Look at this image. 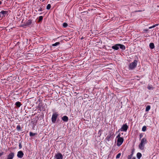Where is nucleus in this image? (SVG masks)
<instances>
[{"label":"nucleus","instance_id":"nucleus-1","mask_svg":"<svg viewBox=\"0 0 159 159\" xmlns=\"http://www.w3.org/2000/svg\"><path fill=\"white\" fill-rule=\"evenodd\" d=\"M147 143V140L145 138H143L141 140V143L139 145V148L141 150L144 149L145 144Z\"/></svg>","mask_w":159,"mask_h":159},{"label":"nucleus","instance_id":"nucleus-2","mask_svg":"<svg viewBox=\"0 0 159 159\" xmlns=\"http://www.w3.org/2000/svg\"><path fill=\"white\" fill-rule=\"evenodd\" d=\"M138 63V61L136 60H134V61L131 63L129 65V69L132 70L136 67Z\"/></svg>","mask_w":159,"mask_h":159},{"label":"nucleus","instance_id":"nucleus-3","mask_svg":"<svg viewBox=\"0 0 159 159\" xmlns=\"http://www.w3.org/2000/svg\"><path fill=\"white\" fill-rule=\"evenodd\" d=\"M128 128V126L127 125V124L126 123L123 125L121 128L119 129L118 131L116 132V133H117L118 132H119L120 131H121L126 132Z\"/></svg>","mask_w":159,"mask_h":159},{"label":"nucleus","instance_id":"nucleus-4","mask_svg":"<svg viewBox=\"0 0 159 159\" xmlns=\"http://www.w3.org/2000/svg\"><path fill=\"white\" fill-rule=\"evenodd\" d=\"M40 111L45 110V106L44 105V104L42 102L39 103L37 108Z\"/></svg>","mask_w":159,"mask_h":159},{"label":"nucleus","instance_id":"nucleus-5","mask_svg":"<svg viewBox=\"0 0 159 159\" xmlns=\"http://www.w3.org/2000/svg\"><path fill=\"white\" fill-rule=\"evenodd\" d=\"M58 116V114L57 112H55L53 114L51 118L52 121L53 123H54L56 122Z\"/></svg>","mask_w":159,"mask_h":159},{"label":"nucleus","instance_id":"nucleus-6","mask_svg":"<svg viewBox=\"0 0 159 159\" xmlns=\"http://www.w3.org/2000/svg\"><path fill=\"white\" fill-rule=\"evenodd\" d=\"M124 141V139L123 138H119L117 140V146L118 147L120 146L123 143Z\"/></svg>","mask_w":159,"mask_h":159},{"label":"nucleus","instance_id":"nucleus-7","mask_svg":"<svg viewBox=\"0 0 159 159\" xmlns=\"http://www.w3.org/2000/svg\"><path fill=\"white\" fill-rule=\"evenodd\" d=\"M63 156L60 153H58L55 155L56 159H63Z\"/></svg>","mask_w":159,"mask_h":159},{"label":"nucleus","instance_id":"nucleus-8","mask_svg":"<svg viewBox=\"0 0 159 159\" xmlns=\"http://www.w3.org/2000/svg\"><path fill=\"white\" fill-rule=\"evenodd\" d=\"M32 23V20L29 19L27 21L25 24L22 25L21 26L23 27L24 26H29L31 25Z\"/></svg>","mask_w":159,"mask_h":159},{"label":"nucleus","instance_id":"nucleus-9","mask_svg":"<svg viewBox=\"0 0 159 159\" xmlns=\"http://www.w3.org/2000/svg\"><path fill=\"white\" fill-rule=\"evenodd\" d=\"M24 156V153L21 151H19L17 152V157L19 158H22Z\"/></svg>","mask_w":159,"mask_h":159},{"label":"nucleus","instance_id":"nucleus-10","mask_svg":"<svg viewBox=\"0 0 159 159\" xmlns=\"http://www.w3.org/2000/svg\"><path fill=\"white\" fill-rule=\"evenodd\" d=\"M14 156V153L11 152L9 154L7 157V159H12Z\"/></svg>","mask_w":159,"mask_h":159},{"label":"nucleus","instance_id":"nucleus-11","mask_svg":"<svg viewBox=\"0 0 159 159\" xmlns=\"http://www.w3.org/2000/svg\"><path fill=\"white\" fill-rule=\"evenodd\" d=\"M119 46H120V45H119V44H116L112 46L111 48L115 50H118L119 49Z\"/></svg>","mask_w":159,"mask_h":159},{"label":"nucleus","instance_id":"nucleus-12","mask_svg":"<svg viewBox=\"0 0 159 159\" xmlns=\"http://www.w3.org/2000/svg\"><path fill=\"white\" fill-rule=\"evenodd\" d=\"M8 11H7L2 10L0 12V14H1L3 15V16H5L6 15H7L8 14Z\"/></svg>","mask_w":159,"mask_h":159},{"label":"nucleus","instance_id":"nucleus-13","mask_svg":"<svg viewBox=\"0 0 159 159\" xmlns=\"http://www.w3.org/2000/svg\"><path fill=\"white\" fill-rule=\"evenodd\" d=\"M62 120L64 121L67 122L68 120V118L67 116H65L62 117Z\"/></svg>","mask_w":159,"mask_h":159},{"label":"nucleus","instance_id":"nucleus-14","mask_svg":"<svg viewBox=\"0 0 159 159\" xmlns=\"http://www.w3.org/2000/svg\"><path fill=\"white\" fill-rule=\"evenodd\" d=\"M119 48L123 50H125V45L123 44H119Z\"/></svg>","mask_w":159,"mask_h":159},{"label":"nucleus","instance_id":"nucleus-15","mask_svg":"<svg viewBox=\"0 0 159 159\" xmlns=\"http://www.w3.org/2000/svg\"><path fill=\"white\" fill-rule=\"evenodd\" d=\"M15 105L17 107H20L21 105V103L19 102H16L15 104Z\"/></svg>","mask_w":159,"mask_h":159},{"label":"nucleus","instance_id":"nucleus-16","mask_svg":"<svg viewBox=\"0 0 159 159\" xmlns=\"http://www.w3.org/2000/svg\"><path fill=\"white\" fill-rule=\"evenodd\" d=\"M149 47L151 49H153L154 48H155V46L154 45V44L153 43H150L149 45Z\"/></svg>","mask_w":159,"mask_h":159},{"label":"nucleus","instance_id":"nucleus-17","mask_svg":"<svg viewBox=\"0 0 159 159\" xmlns=\"http://www.w3.org/2000/svg\"><path fill=\"white\" fill-rule=\"evenodd\" d=\"M111 135H108L106 138L105 139H106V141L107 142L109 141L110 140V138H111Z\"/></svg>","mask_w":159,"mask_h":159},{"label":"nucleus","instance_id":"nucleus-18","mask_svg":"<svg viewBox=\"0 0 159 159\" xmlns=\"http://www.w3.org/2000/svg\"><path fill=\"white\" fill-rule=\"evenodd\" d=\"M142 155L141 153L140 152H138L137 154V158L139 159L140 158L142 157Z\"/></svg>","mask_w":159,"mask_h":159},{"label":"nucleus","instance_id":"nucleus-19","mask_svg":"<svg viewBox=\"0 0 159 159\" xmlns=\"http://www.w3.org/2000/svg\"><path fill=\"white\" fill-rule=\"evenodd\" d=\"M133 154V152L132 151L131 154L130 155L128 156L127 157L128 159H131L132 157Z\"/></svg>","mask_w":159,"mask_h":159},{"label":"nucleus","instance_id":"nucleus-20","mask_svg":"<svg viewBox=\"0 0 159 159\" xmlns=\"http://www.w3.org/2000/svg\"><path fill=\"white\" fill-rule=\"evenodd\" d=\"M151 107L149 105L146 108L145 111H148L150 109Z\"/></svg>","mask_w":159,"mask_h":159},{"label":"nucleus","instance_id":"nucleus-21","mask_svg":"<svg viewBox=\"0 0 159 159\" xmlns=\"http://www.w3.org/2000/svg\"><path fill=\"white\" fill-rule=\"evenodd\" d=\"M60 44V43L59 42H57L56 43H55L53 44L52 45V46H56L57 45H59Z\"/></svg>","mask_w":159,"mask_h":159},{"label":"nucleus","instance_id":"nucleus-22","mask_svg":"<svg viewBox=\"0 0 159 159\" xmlns=\"http://www.w3.org/2000/svg\"><path fill=\"white\" fill-rule=\"evenodd\" d=\"M16 129L18 131H20L21 130V128L20 125H18L16 127Z\"/></svg>","mask_w":159,"mask_h":159},{"label":"nucleus","instance_id":"nucleus-23","mask_svg":"<svg viewBox=\"0 0 159 159\" xmlns=\"http://www.w3.org/2000/svg\"><path fill=\"white\" fill-rule=\"evenodd\" d=\"M147 129V127L146 126H143L142 128V131L144 132L146 131Z\"/></svg>","mask_w":159,"mask_h":159},{"label":"nucleus","instance_id":"nucleus-24","mask_svg":"<svg viewBox=\"0 0 159 159\" xmlns=\"http://www.w3.org/2000/svg\"><path fill=\"white\" fill-rule=\"evenodd\" d=\"M43 17L42 16H39V20H38V22H40L43 20Z\"/></svg>","mask_w":159,"mask_h":159},{"label":"nucleus","instance_id":"nucleus-25","mask_svg":"<svg viewBox=\"0 0 159 159\" xmlns=\"http://www.w3.org/2000/svg\"><path fill=\"white\" fill-rule=\"evenodd\" d=\"M35 134L33 133L32 132H30V136H34L35 135Z\"/></svg>","mask_w":159,"mask_h":159},{"label":"nucleus","instance_id":"nucleus-26","mask_svg":"<svg viewBox=\"0 0 159 159\" xmlns=\"http://www.w3.org/2000/svg\"><path fill=\"white\" fill-rule=\"evenodd\" d=\"M68 26V24L66 23H64L63 24V26L64 28H66V27Z\"/></svg>","mask_w":159,"mask_h":159},{"label":"nucleus","instance_id":"nucleus-27","mask_svg":"<svg viewBox=\"0 0 159 159\" xmlns=\"http://www.w3.org/2000/svg\"><path fill=\"white\" fill-rule=\"evenodd\" d=\"M51 5L50 4H48V5L47 6L46 9L47 10H49L51 8Z\"/></svg>","mask_w":159,"mask_h":159},{"label":"nucleus","instance_id":"nucleus-28","mask_svg":"<svg viewBox=\"0 0 159 159\" xmlns=\"http://www.w3.org/2000/svg\"><path fill=\"white\" fill-rule=\"evenodd\" d=\"M121 154L120 153H119L116 156V158L117 159H118V158H119L120 156H121Z\"/></svg>","mask_w":159,"mask_h":159},{"label":"nucleus","instance_id":"nucleus-29","mask_svg":"<svg viewBox=\"0 0 159 159\" xmlns=\"http://www.w3.org/2000/svg\"><path fill=\"white\" fill-rule=\"evenodd\" d=\"M148 89L149 90H151L153 89V88L152 86H148Z\"/></svg>","mask_w":159,"mask_h":159},{"label":"nucleus","instance_id":"nucleus-30","mask_svg":"<svg viewBox=\"0 0 159 159\" xmlns=\"http://www.w3.org/2000/svg\"><path fill=\"white\" fill-rule=\"evenodd\" d=\"M19 148L20 149H21L22 148V146L21 144V143H19Z\"/></svg>","mask_w":159,"mask_h":159},{"label":"nucleus","instance_id":"nucleus-31","mask_svg":"<svg viewBox=\"0 0 159 159\" xmlns=\"http://www.w3.org/2000/svg\"><path fill=\"white\" fill-rule=\"evenodd\" d=\"M121 138V137H120V133H119V134L118 135L116 136V138H118H118Z\"/></svg>","mask_w":159,"mask_h":159},{"label":"nucleus","instance_id":"nucleus-32","mask_svg":"<svg viewBox=\"0 0 159 159\" xmlns=\"http://www.w3.org/2000/svg\"><path fill=\"white\" fill-rule=\"evenodd\" d=\"M155 27V25H152V26H150V27H149V29H151L152 28H154Z\"/></svg>","mask_w":159,"mask_h":159},{"label":"nucleus","instance_id":"nucleus-33","mask_svg":"<svg viewBox=\"0 0 159 159\" xmlns=\"http://www.w3.org/2000/svg\"><path fill=\"white\" fill-rule=\"evenodd\" d=\"M143 137V135L142 134H141L139 135L140 139H141Z\"/></svg>","mask_w":159,"mask_h":159},{"label":"nucleus","instance_id":"nucleus-34","mask_svg":"<svg viewBox=\"0 0 159 159\" xmlns=\"http://www.w3.org/2000/svg\"><path fill=\"white\" fill-rule=\"evenodd\" d=\"M38 11H42V9L41 7H40L39 9H38Z\"/></svg>","mask_w":159,"mask_h":159},{"label":"nucleus","instance_id":"nucleus-35","mask_svg":"<svg viewBox=\"0 0 159 159\" xmlns=\"http://www.w3.org/2000/svg\"><path fill=\"white\" fill-rule=\"evenodd\" d=\"M158 25H159V24H156L155 25V27L157 26Z\"/></svg>","mask_w":159,"mask_h":159},{"label":"nucleus","instance_id":"nucleus-36","mask_svg":"<svg viewBox=\"0 0 159 159\" xmlns=\"http://www.w3.org/2000/svg\"><path fill=\"white\" fill-rule=\"evenodd\" d=\"M45 0H41V1H42V2H44Z\"/></svg>","mask_w":159,"mask_h":159},{"label":"nucleus","instance_id":"nucleus-37","mask_svg":"<svg viewBox=\"0 0 159 159\" xmlns=\"http://www.w3.org/2000/svg\"><path fill=\"white\" fill-rule=\"evenodd\" d=\"M144 31H148V30H144Z\"/></svg>","mask_w":159,"mask_h":159},{"label":"nucleus","instance_id":"nucleus-38","mask_svg":"<svg viewBox=\"0 0 159 159\" xmlns=\"http://www.w3.org/2000/svg\"><path fill=\"white\" fill-rule=\"evenodd\" d=\"M2 3V2L0 1V5H1Z\"/></svg>","mask_w":159,"mask_h":159},{"label":"nucleus","instance_id":"nucleus-39","mask_svg":"<svg viewBox=\"0 0 159 159\" xmlns=\"http://www.w3.org/2000/svg\"><path fill=\"white\" fill-rule=\"evenodd\" d=\"M132 159H135V158L134 157H133Z\"/></svg>","mask_w":159,"mask_h":159},{"label":"nucleus","instance_id":"nucleus-40","mask_svg":"<svg viewBox=\"0 0 159 159\" xmlns=\"http://www.w3.org/2000/svg\"><path fill=\"white\" fill-rule=\"evenodd\" d=\"M42 13H41L40 14H41Z\"/></svg>","mask_w":159,"mask_h":159},{"label":"nucleus","instance_id":"nucleus-41","mask_svg":"<svg viewBox=\"0 0 159 159\" xmlns=\"http://www.w3.org/2000/svg\"><path fill=\"white\" fill-rule=\"evenodd\" d=\"M1 17V15H0V18Z\"/></svg>","mask_w":159,"mask_h":159},{"label":"nucleus","instance_id":"nucleus-42","mask_svg":"<svg viewBox=\"0 0 159 159\" xmlns=\"http://www.w3.org/2000/svg\"><path fill=\"white\" fill-rule=\"evenodd\" d=\"M158 7H159V6H158Z\"/></svg>","mask_w":159,"mask_h":159}]
</instances>
